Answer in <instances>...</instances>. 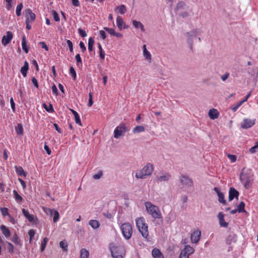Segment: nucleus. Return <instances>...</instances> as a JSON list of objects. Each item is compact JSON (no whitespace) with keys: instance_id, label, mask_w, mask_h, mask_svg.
Here are the masks:
<instances>
[{"instance_id":"5701e85b","label":"nucleus","mask_w":258,"mask_h":258,"mask_svg":"<svg viewBox=\"0 0 258 258\" xmlns=\"http://www.w3.org/2000/svg\"><path fill=\"white\" fill-rule=\"evenodd\" d=\"M132 24L135 28L140 29L142 32L145 31L144 26L141 22L134 20L132 21Z\"/></svg>"},{"instance_id":"ddd939ff","label":"nucleus","mask_w":258,"mask_h":258,"mask_svg":"<svg viewBox=\"0 0 258 258\" xmlns=\"http://www.w3.org/2000/svg\"><path fill=\"white\" fill-rule=\"evenodd\" d=\"M201 236V232L199 230L195 231L191 233L190 236V239L191 242L194 243H197L200 240Z\"/></svg>"},{"instance_id":"ea45409f","label":"nucleus","mask_w":258,"mask_h":258,"mask_svg":"<svg viewBox=\"0 0 258 258\" xmlns=\"http://www.w3.org/2000/svg\"><path fill=\"white\" fill-rule=\"evenodd\" d=\"M16 133L19 135H21L23 133V128L22 125L21 124H18V125L16 127Z\"/></svg>"},{"instance_id":"9b49d317","label":"nucleus","mask_w":258,"mask_h":258,"mask_svg":"<svg viewBox=\"0 0 258 258\" xmlns=\"http://www.w3.org/2000/svg\"><path fill=\"white\" fill-rule=\"evenodd\" d=\"M180 182L185 186L191 187L193 185L192 180L187 176L182 175L180 178Z\"/></svg>"},{"instance_id":"680f3d73","label":"nucleus","mask_w":258,"mask_h":258,"mask_svg":"<svg viewBox=\"0 0 258 258\" xmlns=\"http://www.w3.org/2000/svg\"><path fill=\"white\" fill-rule=\"evenodd\" d=\"M229 75V73H226L223 75L221 76V79L224 82L228 78Z\"/></svg>"},{"instance_id":"f257e3e1","label":"nucleus","mask_w":258,"mask_h":258,"mask_svg":"<svg viewBox=\"0 0 258 258\" xmlns=\"http://www.w3.org/2000/svg\"><path fill=\"white\" fill-rule=\"evenodd\" d=\"M241 182L246 189H249L252 184L253 174L250 169L243 168L240 176Z\"/></svg>"},{"instance_id":"2eb2a0df","label":"nucleus","mask_w":258,"mask_h":258,"mask_svg":"<svg viewBox=\"0 0 258 258\" xmlns=\"http://www.w3.org/2000/svg\"><path fill=\"white\" fill-rule=\"evenodd\" d=\"M171 178V175L169 173H165L157 177L156 181L158 182L168 181Z\"/></svg>"},{"instance_id":"3c124183","label":"nucleus","mask_w":258,"mask_h":258,"mask_svg":"<svg viewBox=\"0 0 258 258\" xmlns=\"http://www.w3.org/2000/svg\"><path fill=\"white\" fill-rule=\"evenodd\" d=\"M104 29L106 31H107L111 35L114 36V35L115 34V31L114 29H113V28H108V27H104Z\"/></svg>"},{"instance_id":"6e6d98bb","label":"nucleus","mask_w":258,"mask_h":258,"mask_svg":"<svg viewBox=\"0 0 258 258\" xmlns=\"http://www.w3.org/2000/svg\"><path fill=\"white\" fill-rule=\"evenodd\" d=\"M103 175V173L102 171L98 172L97 174H95L93 175V177L94 179H100Z\"/></svg>"},{"instance_id":"09e8293b","label":"nucleus","mask_w":258,"mask_h":258,"mask_svg":"<svg viewBox=\"0 0 258 258\" xmlns=\"http://www.w3.org/2000/svg\"><path fill=\"white\" fill-rule=\"evenodd\" d=\"M243 101L242 100L240 101V102H239L237 104H236L234 106H233L232 107V110L235 112L238 109V108L243 103Z\"/></svg>"},{"instance_id":"aec40b11","label":"nucleus","mask_w":258,"mask_h":258,"mask_svg":"<svg viewBox=\"0 0 258 258\" xmlns=\"http://www.w3.org/2000/svg\"><path fill=\"white\" fill-rule=\"evenodd\" d=\"M22 213L24 216L28 219L30 222H33L35 220V217L33 215L30 214L28 211L23 209L22 210Z\"/></svg>"},{"instance_id":"bb28decb","label":"nucleus","mask_w":258,"mask_h":258,"mask_svg":"<svg viewBox=\"0 0 258 258\" xmlns=\"http://www.w3.org/2000/svg\"><path fill=\"white\" fill-rule=\"evenodd\" d=\"M13 192L14 198L16 202L18 203H21L23 200L22 197L20 196L16 190H14Z\"/></svg>"},{"instance_id":"7c9ffc66","label":"nucleus","mask_w":258,"mask_h":258,"mask_svg":"<svg viewBox=\"0 0 258 258\" xmlns=\"http://www.w3.org/2000/svg\"><path fill=\"white\" fill-rule=\"evenodd\" d=\"M28 63L27 61H25L24 65L21 68V73L24 77H25L27 75V73L28 70Z\"/></svg>"},{"instance_id":"412c9836","label":"nucleus","mask_w":258,"mask_h":258,"mask_svg":"<svg viewBox=\"0 0 258 258\" xmlns=\"http://www.w3.org/2000/svg\"><path fill=\"white\" fill-rule=\"evenodd\" d=\"M208 114L211 119H216L219 117V113L218 110L214 108L210 109Z\"/></svg>"},{"instance_id":"20e7f679","label":"nucleus","mask_w":258,"mask_h":258,"mask_svg":"<svg viewBox=\"0 0 258 258\" xmlns=\"http://www.w3.org/2000/svg\"><path fill=\"white\" fill-rule=\"evenodd\" d=\"M136 224L142 236L149 240L148 226L146 223L145 218L143 217H138L136 219Z\"/></svg>"},{"instance_id":"f8f14e48","label":"nucleus","mask_w":258,"mask_h":258,"mask_svg":"<svg viewBox=\"0 0 258 258\" xmlns=\"http://www.w3.org/2000/svg\"><path fill=\"white\" fill-rule=\"evenodd\" d=\"M6 34V35L3 36L2 39V43L5 46L11 41L13 36L12 32L11 31H7Z\"/></svg>"},{"instance_id":"49530a36","label":"nucleus","mask_w":258,"mask_h":258,"mask_svg":"<svg viewBox=\"0 0 258 258\" xmlns=\"http://www.w3.org/2000/svg\"><path fill=\"white\" fill-rule=\"evenodd\" d=\"M0 211L3 216H9L10 214L8 212V209L7 208H0Z\"/></svg>"},{"instance_id":"9d476101","label":"nucleus","mask_w":258,"mask_h":258,"mask_svg":"<svg viewBox=\"0 0 258 258\" xmlns=\"http://www.w3.org/2000/svg\"><path fill=\"white\" fill-rule=\"evenodd\" d=\"M255 123V119H250L249 118H244L240 124V126L243 129H247L251 127Z\"/></svg>"},{"instance_id":"a878e982","label":"nucleus","mask_w":258,"mask_h":258,"mask_svg":"<svg viewBox=\"0 0 258 258\" xmlns=\"http://www.w3.org/2000/svg\"><path fill=\"white\" fill-rule=\"evenodd\" d=\"M88 224L93 229H97L100 226L99 222L96 220H90Z\"/></svg>"},{"instance_id":"c85d7f7f","label":"nucleus","mask_w":258,"mask_h":258,"mask_svg":"<svg viewBox=\"0 0 258 258\" xmlns=\"http://www.w3.org/2000/svg\"><path fill=\"white\" fill-rule=\"evenodd\" d=\"M143 55L147 60H149L150 62L151 61V55L150 52L146 49V45H143Z\"/></svg>"},{"instance_id":"79ce46f5","label":"nucleus","mask_w":258,"mask_h":258,"mask_svg":"<svg viewBox=\"0 0 258 258\" xmlns=\"http://www.w3.org/2000/svg\"><path fill=\"white\" fill-rule=\"evenodd\" d=\"M60 247L63 250H67L68 246V243L66 240L61 241L59 242Z\"/></svg>"},{"instance_id":"393cba45","label":"nucleus","mask_w":258,"mask_h":258,"mask_svg":"<svg viewBox=\"0 0 258 258\" xmlns=\"http://www.w3.org/2000/svg\"><path fill=\"white\" fill-rule=\"evenodd\" d=\"M48 211L50 212V214L51 216L53 215H54L53 220V222L54 223H55L59 219V213L57 211L52 210L50 209H48Z\"/></svg>"},{"instance_id":"b1692460","label":"nucleus","mask_w":258,"mask_h":258,"mask_svg":"<svg viewBox=\"0 0 258 258\" xmlns=\"http://www.w3.org/2000/svg\"><path fill=\"white\" fill-rule=\"evenodd\" d=\"M0 229L5 237H9L11 236V231L6 226L2 225L0 226Z\"/></svg>"},{"instance_id":"2f4dec72","label":"nucleus","mask_w":258,"mask_h":258,"mask_svg":"<svg viewBox=\"0 0 258 258\" xmlns=\"http://www.w3.org/2000/svg\"><path fill=\"white\" fill-rule=\"evenodd\" d=\"M12 241L15 244L20 246H21L22 243L20 238L18 237V236L15 233L13 235L12 237Z\"/></svg>"},{"instance_id":"13d9d810","label":"nucleus","mask_w":258,"mask_h":258,"mask_svg":"<svg viewBox=\"0 0 258 258\" xmlns=\"http://www.w3.org/2000/svg\"><path fill=\"white\" fill-rule=\"evenodd\" d=\"M89 102H88V106L89 107H91L93 105V99H92V97H93L92 93H91V92L89 93Z\"/></svg>"},{"instance_id":"4468645a","label":"nucleus","mask_w":258,"mask_h":258,"mask_svg":"<svg viewBox=\"0 0 258 258\" xmlns=\"http://www.w3.org/2000/svg\"><path fill=\"white\" fill-rule=\"evenodd\" d=\"M239 192L233 187H230L229 191V201L230 202L234 198L238 199Z\"/></svg>"},{"instance_id":"bf43d9fd","label":"nucleus","mask_w":258,"mask_h":258,"mask_svg":"<svg viewBox=\"0 0 258 258\" xmlns=\"http://www.w3.org/2000/svg\"><path fill=\"white\" fill-rule=\"evenodd\" d=\"M67 43L69 47L70 51L72 52L73 51V44L72 42L70 40H67Z\"/></svg>"},{"instance_id":"0eeeda50","label":"nucleus","mask_w":258,"mask_h":258,"mask_svg":"<svg viewBox=\"0 0 258 258\" xmlns=\"http://www.w3.org/2000/svg\"><path fill=\"white\" fill-rule=\"evenodd\" d=\"M202 31L200 29H195L190 31L186 33L187 41L189 45L190 50H192L193 40L196 38L197 35L200 34Z\"/></svg>"},{"instance_id":"37998d69","label":"nucleus","mask_w":258,"mask_h":258,"mask_svg":"<svg viewBox=\"0 0 258 258\" xmlns=\"http://www.w3.org/2000/svg\"><path fill=\"white\" fill-rule=\"evenodd\" d=\"M186 7V4L185 2L183 1L179 2L176 5V9L177 10H180V9H184Z\"/></svg>"},{"instance_id":"c03bdc74","label":"nucleus","mask_w":258,"mask_h":258,"mask_svg":"<svg viewBox=\"0 0 258 258\" xmlns=\"http://www.w3.org/2000/svg\"><path fill=\"white\" fill-rule=\"evenodd\" d=\"M48 238L47 237H45L43 238L42 242H41V250L42 251H43L46 247V244L48 241Z\"/></svg>"},{"instance_id":"5fc2aeb1","label":"nucleus","mask_w":258,"mask_h":258,"mask_svg":"<svg viewBox=\"0 0 258 258\" xmlns=\"http://www.w3.org/2000/svg\"><path fill=\"white\" fill-rule=\"evenodd\" d=\"M227 156L233 163L235 162L236 161L237 157L235 155L227 154Z\"/></svg>"},{"instance_id":"338daca9","label":"nucleus","mask_w":258,"mask_h":258,"mask_svg":"<svg viewBox=\"0 0 258 258\" xmlns=\"http://www.w3.org/2000/svg\"><path fill=\"white\" fill-rule=\"evenodd\" d=\"M75 117V120L76 123L79 124L80 125H82L81 121L78 114L77 116H76Z\"/></svg>"},{"instance_id":"603ef678","label":"nucleus","mask_w":258,"mask_h":258,"mask_svg":"<svg viewBox=\"0 0 258 258\" xmlns=\"http://www.w3.org/2000/svg\"><path fill=\"white\" fill-rule=\"evenodd\" d=\"M35 234V231L33 229H30L28 231V235L30 238V241H31L32 239L34 237Z\"/></svg>"},{"instance_id":"f3484780","label":"nucleus","mask_w":258,"mask_h":258,"mask_svg":"<svg viewBox=\"0 0 258 258\" xmlns=\"http://www.w3.org/2000/svg\"><path fill=\"white\" fill-rule=\"evenodd\" d=\"M237 236L235 234L231 232L227 237L225 240V242L227 244L230 245L233 243H235L236 241Z\"/></svg>"},{"instance_id":"4d7b16f0","label":"nucleus","mask_w":258,"mask_h":258,"mask_svg":"<svg viewBox=\"0 0 258 258\" xmlns=\"http://www.w3.org/2000/svg\"><path fill=\"white\" fill-rule=\"evenodd\" d=\"M52 16L55 21L58 22L59 21V17L56 11H53L52 12Z\"/></svg>"},{"instance_id":"6e6552de","label":"nucleus","mask_w":258,"mask_h":258,"mask_svg":"<svg viewBox=\"0 0 258 258\" xmlns=\"http://www.w3.org/2000/svg\"><path fill=\"white\" fill-rule=\"evenodd\" d=\"M129 130L124 123H120L114 131V137L115 139L119 138L120 136Z\"/></svg>"},{"instance_id":"39448f33","label":"nucleus","mask_w":258,"mask_h":258,"mask_svg":"<svg viewBox=\"0 0 258 258\" xmlns=\"http://www.w3.org/2000/svg\"><path fill=\"white\" fill-rule=\"evenodd\" d=\"M110 250L113 258H122L124 255V249L122 246H117L114 243H110Z\"/></svg>"},{"instance_id":"4be33fe9","label":"nucleus","mask_w":258,"mask_h":258,"mask_svg":"<svg viewBox=\"0 0 258 258\" xmlns=\"http://www.w3.org/2000/svg\"><path fill=\"white\" fill-rule=\"evenodd\" d=\"M152 255L154 258H164L160 250L157 248H154L152 251Z\"/></svg>"},{"instance_id":"58836bf2","label":"nucleus","mask_w":258,"mask_h":258,"mask_svg":"<svg viewBox=\"0 0 258 258\" xmlns=\"http://www.w3.org/2000/svg\"><path fill=\"white\" fill-rule=\"evenodd\" d=\"M23 7L22 3L18 4L16 7V13L17 16H20L21 15V10Z\"/></svg>"},{"instance_id":"a211bd4d","label":"nucleus","mask_w":258,"mask_h":258,"mask_svg":"<svg viewBox=\"0 0 258 258\" xmlns=\"http://www.w3.org/2000/svg\"><path fill=\"white\" fill-rule=\"evenodd\" d=\"M217 217L219 221V225L220 226L227 227L228 225V223L225 221L224 214L222 212H219Z\"/></svg>"},{"instance_id":"0e129e2a","label":"nucleus","mask_w":258,"mask_h":258,"mask_svg":"<svg viewBox=\"0 0 258 258\" xmlns=\"http://www.w3.org/2000/svg\"><path fill=\"white\" fill-rule=\"evenodd\" d=\"M99 34L103 40H104L106 38V33L104 30H100Z\"/></svg>"},{"instance_id":"052dcab7","label":"nucleus","mask_w":258,"mask_h":258,"mask_svg":"<svg viewBox=\"0 0 258 258\" xmlns=\"http://www.w3.org/2000/svg\"><path fill=\"white\" fill-rule=\"evenodd\" d=\"M10 103H11V106L12 108V109L13 110V112H15V103L14 102V101L13 99V98H11L10 99Z\"/></svg>"},{"instance_id":"774afa93","label":"nucleus","mask_w":258,"mask_h":258,"mask_svg":"<svg viewBox=\"0 0 258 258\" xmlns=\"http://www.w3.org/2000/svg\"><path fill=\"white\" fill-rule=\"evenodd\" d=\"M79 45H80V47L82 52H84L85 51H86V47L84 43L82 41H81L80 42Z\"/></svg>"},{"instance_id":"1a4fd4ad","label":"nucleus","mask_w":258,"mask_h":258,"mask_svg":"<svg viewBox=\"0 0 258 258\" xmlns=\"http://www.w3.org/2000/svg\"><path fill=\"white\" fill-rule=\"evenodd\" d=\"M194 251L195 250L193 247L189 245H187L185 246L184 248L181 250L179 258H181L182 257L188 258L189 255L193 253Z\"/></svg>"},{"instance_id":"72a5a7b5","label":"nucleus","mask_w":258,"mask_h":258,"mask_svg":"<svg viewBox=\"0 0 258 258\" xmlns=\"http://www.w3.org/2000/svg\"><path fill=\"white\" fill-rule=\"evenodd\" d=\"M22 47L23 50L26 52H28V47L27 46V41L25 36H23L22 41Z\"/></svg>"},{"instance_id":"e2e57ef3","label":"nucleus","mask_w":258,"mask_h":258,"mask_svg":"<svg viewBox=\"0 0 258 258\" xmlns=\"http://www.w3.org/2000/svg\"><path fill=\"white\" fill-rule=\"evenodd\" d=\"M257 151H258V149L257 148L256 144L253 147L250 148V149H249V152L251 154H253Z\"/></svg>"},{"instance_id":"c756f323","label":"nucleus","mask_w":258,"mask_h":258,"mask_svg":"<svg viewBox=\"0 0 258 258\" xmlns=\"http://www.w3.org/2000/svg\"><path fill=\"white\" fill-rule=\"evenodd\" d=\"M124 24L123 20L120 16H117L116 18V24L119 30H122L123 29V24Z\"/></svg>"},{"instance_id":"864d4df0","label":"nucleus","mask_w":258,"mask_h":258,"mask_svg":"<svg viewBox=\"0 0 258 258\" xmlns=\"http://www.w3.org/2000/svg\"><path fill=\"white\" fill-rule=\"evenodd\" d=\"M78 33L82 37H86L87 35L86 31L81 28L78 29Z\"/></svg>"},{"instance_id":"7ed1b4c3","label":"nucleus","mask_w":258,"mask_h":258,"mask_svg":"<svg viewBox=\"0 0 258 258\" xmlns=\"http://www.w3.org/2000/svg\"><path fill=\"white\" fill-rule=\"evenodd\" d=\"M147 213L154 219H162V215L159 208L153 205L150 202H146L144 204Z\"/></svg>"},{"instance_id":"f03ea898","label":"nucleus","mask_w":258,"mask_h":258,"mask_svg":"<svg viewBox=\"0 0 258 258\" xmlns=\"http://www.w3.org/2000/svg\"><path fill=\"white\" fill-rule=\"evenodd\" d=\"M154 166L153 164L148 163L141 170L134 172L135 176L138 179H144L147 176H150L152 174Z\"/></svg>"},{"instance_id":"a19ab883","label":"nucleus","mask_w":258,"mask_h":258,"mask_svg":"<svg viewBox=\"0 0 258 258\" xmlns=\"http://www.w3.org/2000/svg\"><path fill=\"white\" fill-rule=\"evenodd\" d=\"M245 204L243 202H241L240 204L237 206V211L239 213L245 212L244 210Z\"/></svg>"},{"instance_id":"423d86ee","label":"nucleus","mask_w":258,"mask_h":258,"mask_svg":"<svg viewBox=\"0 0 258 258\" xmlns=\"http://www.w3.org/2000/svg\"><path fill=\"white\" fill-rule=\"evenodd\" d=\"M120 228L123 237L127 240L130 239L133 233L132 225L129 223H123L120 225Z\"/></svg>"},{"instance_id":"4c0bfd02","label":"nucleus","mask_w":258,"mask_h":258,"mask_svg":"<svg viewBox=\"0 0 258 258\" xmlns=\"http://www.w3.org/2000/svg\"><path fill=\"white\" fill-rule=\"evenodd\" d=\"M97 45L99 49L100 57L101 59H104L105 55V52L102 49L101 45L99 43L97 44Z\"/></svg>"},{"instance_id":"473e14b6","label":"nucleus","mask_w":258,"mask_h":258,"mask_svg":"<svg viewBox=\"0 0 258 258\" xmlns=\"http://www.w3.org/2000/svg\"><path fill=\"white\" fill-rule=\"evenodd\" d=\"M15 169H16V172L19 176H24L25 177L26 176L27 173L24 171V170H23V169L22 167L16 166Z\"/></svg>"},{"instance_id":"a18cd8bd","label":"nucleus","mask_w":258,"mask_h":258,"mask_svg":"<svg viewBox=\"0 0 258 258\" xmlns=\"http://www.w3.org/2000/svg\"><path fill=\"white\" fill-rule=\"evenodd\" d=\"M70 74L73 77V79L76 80V77H77L76 73V71H75L74 68L72 66H71L70 67Z\"/></svg>"},{"instance_id":"e433bc0d","label":"nucleus","mask_w":258,"mask_h":258,"mask_svg":"<svg viewBox=\"0 0 258 258\" xmlns=\"http://www.w3.org/2000/svg\"><path fill=\"white\" fill-rule=\"evenodd\" d=\"M94 44V40L93 37H90L88 40V50L91 52L93 50V45Z\"/></svg>"},{"instance_id":"c9c22d12","label":"nucleus","mask_w":258,"mask_h":258,"mask_svg":"<svg viewBox=\"0 0 258 258\" xmlns=\"http://www.w3.org/2000/svg\"><path fill=\"white\" fill-rule=\"evenodd\" d=\"M81 258H88L89 256V252L85 248H83L80 252Z\"/></svg>"},{"instance_id":"6ab92c4d","label":"nucleus","mask_w":258,"mask_h":258,"mask_svg":"<svg viewBox=\"0 0 258 258\" xmlns=\"http://www.w3.org/2000/svg\"><path fill=\"white\" fill-rule=\"evenodd\" d=\"M214 190L217 194L218 196V201L223 205H226V201L224 199V196L223 193L220 192L218 187H214Z\"/></svg>"},{"instance_id":"de8ad7c7","label":"nucleus","mask_w":258,"mask_h":258,"mask_svg":"<svg viewBox=\"0 0 258 258\" xmlns=\"http://www.w3.org/2000/svg\"><path fill=\"white\" fill-rule=\"evenodd\" d=\"M75 58L77 62V65L78 66H82V61L80 54H77L75 56Z\"/></svg>"},{"instance_id":"69168bd1","label":"nucleus","mask_w":258,"mask_h":258,"mask_svg":"<svg viewBox=\"0 0 258 258\" xmlns=\"http://www.w3.org/2000/svg\"><path fill=\"white\" fill-rule=\"evenodd\" d=\"M6 3H7V5H6V8L8 10H9L11 7H12V0H5Z\"/></svg>"},{"instance_id":"dca6fc26","label":"nucleus","mask_w":258,"mask_h":258,"mask_svg":"<svg viewBox=\"0 0 258 258\" xmlns=\"http://www.w3.org/2000/svg\"><path fill=\"white\" fill-rule=\"evenodd\" d=\"M26 18L28 19L29 22L32 23L34 21L36 16L30 9H27L25 10Z\"/></svg>"},{"instance_id":"cd10ccee","label":"nucleus","mask_w":258,"mask_h":258,"mask_svg":"<svg viewBox=\"0 0 258 258\" xmlns=\"http://www.w3.org/2000/svg\"><path fill=\"white\" fill-rule=\"evenodd\" d=\"M115 11H117L118 13H120V14H124L126 12V9L125 6L124 5H121L120 6H118L115 8Z\"/></svg>"},{"instance_id":"8fccbe9b","label":"nucleus","mask_w":258,"mask_h":258,"mask_svg":"<svg viewBox=\"0 0 258 258\" xmlns=\"http://www.w3.org/2000/svg\"><path fill=\"white\" fill-rule=\"evenodd\" d=\"M44 108L45 109V110L48 112H53L54 111L53 107L51 104H49V106H47L46 104H43Z\"/></svg>"},{"instance_id":"f704fd0d","label":"nucleus","mask_w":258,"mask_h":258,"mask_svg":"<svg viewBox=\"0 0 258 258\" xmlns=\"http://www.w3.org/2000/svg\"><path fill=\"white\" fill-rule=\"evenodd\" d=\"M145 131V127L142 125L136 126L133 130V132L134 134H138Z\"/></svg>"}]
</instances>
